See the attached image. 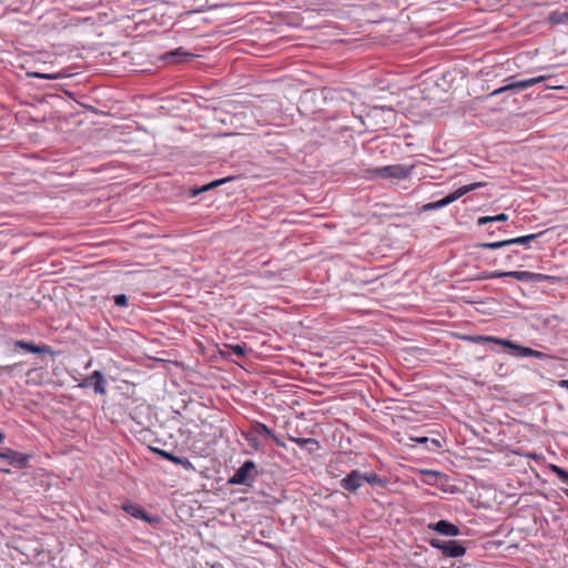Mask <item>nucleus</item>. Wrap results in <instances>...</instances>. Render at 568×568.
Returning a JSON list of instances; mask_svg holds the SVG:
<instances>
[{"instance_id":"f257e3e1","label":"nucleus","mask_w":568,"mask_h":568,"mask_svg":"<svg viewBox=\"0 0 568 568\" xmlns=\"http://www.w3.org/2000/svg\"><path fill=\"white\" fill-rule=\"evenodd\" d=\"M485 185H486L485 182H476V183H470V184L460 186L456 191H454V192L447 194L446 196H444L442 200L424 204L422 206V211L423 212H429V211H435V210L443 209V207L447 206L448 204L455 202L456 200H458L463 195L467 194L468 192L475 191V190H477L479 187H483Z\"/></svg>"},{"instance_id":"f03ea898","label":"nucleus","mask_w":568,"mask_h":568,"mask_svg":"<svg viewBox=\"0 0 568 568\" xmlns=\"http://www.w3.org/2000/svg\"><path fill=\"white\" fill-rule=\"evenodd\" d=\"M548 231H541V232H538V233H532V234H528V235H524V236H519V237H514V239H508V240H501V241H496V242H483V243H478L476 246L477 247H480V248H486V250H503V248H507V247H511L513 245H525L527 248H529V244L544 236Z\"/></svg>"},{"instance_id":"7ed1b4c3","label":"nucleus","mask_w":568,"mask_h":568,"mask_svg":"<svg viewBox=\"0 0 568 568\" xmlns=\"http://www.w3.org/2000/svg\"><path fill=\"white\" fill-rule=\"evenodd\" d=\"M413 169L414 165L406 166L403 164H392L368 169L367 172L374 178L405 180L410 176Z\"/></svg>"},{"instance_id":"20e7f679","label":"nucleus","mask_w":568,"mask_h":568,"mask_svg":"<svg viewBox=\"0 0 568 568\" xmlns=\"http://www.w3.org/2000/svg\"><path fill=\"white\" fill-rule=\"evenodd\" d=\"M258 476L256 464L253 460H245L227 479L229 485H243L252 487Z\"/></svg>"},{"instance_id":"39448f33","label":"nucleus","mask_w":568,"mask_h":568,"mask_svg":"<svg viewBox=\"0 0 568 568\" xmlns=\"http://www.w3.org/2000/svg\"><path fill=\"white\" fill-rule=\"evenodd\" d=\"M429 545L442 551L445 557L458 558L466 554V547L458 540H442L432 538Z\"/></svg>"},{"instance_id":"423d86ee","label":"nucleus","mask_w":568,"mask_h":568,"mask_svg":"<svg viewBox=\"0 0 568 568\" xmlns=\"http://www.w3.org/2000/svg\"><path fill=\"white\" fill-rule=\"evenodd\" d=\"M108 382L101 371H94L91 375L84 377L79 384L80 388L93 387L95 394H106Z\"/></svg>"},{"instance_id":"0eeeda50","label":"nucleus","mask_w":568,"mask_h":568,"mask_svg":"<svg viewBox=\"0 0 568 568\" xmlns=\"http://www.w3.org/2000/svg\"><path fill=\"white\" fill-rule=\"evenodd\" d=\"M497 253L493 257H487L490 265L513 266L517 263L519 251L510 247L496 250Z\"/></svg>"},{"instance_id":"6e6552de","label":"nucleus","mask_w":568,"mask_h":568,"mask_svg":"<svg viewBox=\"0 0 568 568\" xmlns=\"http://www.w3.org/2000/svg\"><path fill=\"white\" fill-rule=\"evenodd\" d=\"M0 458L9 465L22 469L28 467L31 456L11 448H3L0 450Z\"/></svg>"},{"instance_id":"1a4fd4ad","label":"nucleus","mask_w":568,"mask_h":568,"mask_svg":"<svg viewBox=\"0 0 568 568\" xmlns=\"http://www.w3.org/2000/svg\"><path fill=\"white\" fill-rule=\"evenodd\" d=\"M121 508L130 516L142 519L149 524H158L160 518L148 514L140 505L126 501Z\"/></svg>"},{"instance_id":"9d476101","label":"nucleus","mask_w":568,"mask_h":568,"mask_svg":"<svg viewBox=\"0 0 568 568\" xmlns=\"http://www.w3.org/2000/svg\"><path fill=\"white\" fill-rule=\"evenodd\" d=\"M363 485V473L359 469L352 470L339 481V486L348 493H356Z\"/></svg>"},{"instance_id":"9b49d317","label":"nucleus","mask_w":568,"mask_h":568,"mask_svg":"<svg viewBox=\"0 0 568 568\" xmlns=\"http://www.w3.org/2000/svg\"><path fill=\"white\" fill-rule=\"evenodd\" d=\"M428 529L449 537H455L460 534L459 527L457 525L445 519L428 524Z\"/></svg>"},{"instance_id":"f8f14e48","label":"nucleus","mask_w":568,"mask_h":568,"mask_svg":"<svg viewBox=\"0 0 568 568\" xmlns=\"http://www.w3.org/2000/svg\"><path fill=\"white\" fill-rule=\"evenodd\" d=\"M504 347L511 348L514 351V354L517 355V356H520V357H536V358H548V357H550L549 355H547V354H545L542 352L532 349L530 347H526V346H521V345L515 344V343H513L511 341H508V339L506 341V343H504Z\"/></svg>"},{"instance_id":"ddd939ff","label":"nucleus","mask_w":568,"mask_h":568,"mask_svg":"<svg viewBox=\"0 0 568 568\" xmlns=\"http://www.w3.org/2000/svg\"><path fill=\"white\" fill-rule=\"evenodd\" d=\"M14 346L17 348L23 349L26 352L32 353V354H49L54 355V351L49 345H37L33 342L23 341V339H17L14 341Z\"/></svg>"},{"instance_id":"4468645a","label":"nucleus","mask_w":568,"mask_h":568,"mask_svg":"<svg viewBox=\"0 0 568 568\" xmlns=\"http://www.w3.org/2000/svg\"><path fill=\"white\" fill-rule=\"evenodd\" d=\"M193 57H194V54L186 52L182 47H180L175 50H171V51L166 52L163 58L165 60L179 63V62L189 61Z\"/></svg>"},{"instance_id":"2eb2a0df","label":"nucleus","mask_w":568,"mask_h":568,"mask_svg":"<svg viewBox=\"0 0 568 568\" xmlns=\"http://www.w3.org/2000/svg\"><path fill=\"white\" fill-rule=\"evenodd\" d=\"M288 440L297 444L300 447H307L310 453L320 448V442L315 438H302L288 436Z\"/></svg>"},{"instance_id":"dca6fc26","label":"nucleus","mask_w":568,"mask_h":568,"mask_svg":"<svg viewBox=\"0 0 568 568\" xmlns=\"http://www.w3.org/2000/svg\"><path fill=\"white\" fill-rule=\"evenodd\" d=\"M241 435L247 442L253 452L262 450V445L258 440V437L253 433L251 427L247 430H243Z\"/></svg>"},{"instance_id":"f3484780","label":"nucleus","mask_w":568,"mask_h":568,"mask_svg":"<svg viewBox=\"0 0 568 568\" xmlns=\"http://www.w3.org/2000/svg\"><path fill=\"white\" fill-rule=\"evenodd\" d=\"M232 180H234V178H233V176H227V178H223V179L214 180V181H212V182H210V183H206V184L202 185V186H201V187H199V189H193V190H192V194H193V195H197V194H200V193H202V192H206V191H209V190H212V189H214V187H217V186H220V185H223V184H225L226 182L232 181Z\"/></svg>"},{"instance_id":"a211bd4d","label":"nucleus","mask_w":568,"mask_h":568,"mask_svg":"<svg viewBox=\"0 0 568 568\" xmlns=\"http://www.w3.org/2000/svg\"><path fill=\"white\" fill-rule=\"evenodd\" d=\"M250 426L257 437L270 438L273 436V430L258 420H253Z\"/></svg>"},{"instance_id":"6ab92c4d","label":"nucleus","mask_w":568,"mask_h":568,"mask_svg":"<svg viewBox=\"0 0 568 568\" xmlns=\"http://www.w3.org/2000/svg\"><path fill=\"white\" fill-rule=\"evenodd\" d=\"M528 87H527V81L526 80H520V81H515V82H511L507 85H504L499 89H496L491 95H498L503 92H506V91H509V90H516V91H519V90H526Z\"/></svg>"},{"instance_id":"aec40b11","label":"nucleus","mask_w":568,"mask_h":568,"mask_svg":"<svg viewBox=\"0 0 568 568\" xmlns=\"http://www.w3.org/2000/svg\"><path fill=\"white\" fill-rule=\"evenodd\" d=\"M531 273L529 271H504V277H511L520 282L531 283Z\"/></svg>"},{"instance_id":"412c9836","label":"nucleus","mask_w":568,"mask_h":568,"mask_svg":"<svg viewBox=\"0 0 568 568\" xmlns=\"http://www.w3.org/2000/svg\"><path fill=\"white\" fill-rule=\"evenodd\" d=\"M548 22L551 24H564L568 22V10L566 11H551L548 16Z\"/></svg>"},{"instance_id":"4be33fe9","label":"nucleus","mask_w":568,"mask_h":568,"mask_svg":"<svg viewBox=\"0 0 568 568\" xmlns=\"http://www.w3.org/2000/svg\"><path fill=\"white\" fill-rule=\"evenodd\" d=\"M466 338L471 341V342L494 343L496 345H501V346H504V343H506V341H507V339H503V338H499V337H496V336H484V335L468 336Z\"/></svg>"},{"instance_id":"5701e85b","label":"nucleus","mask_w":568,"mask_h":568,"mask_svg":"<svg viewBox=\"0 0 568 568\" xmlns=\"http://www.w3.org/2000/svg\"><path fill=\"white\" fill-rule=\"evenodd\" d=\"M363 483L369 484L371 486H384L385 480L376 473H363Z\"/></svg>"},{"instance_id":"b1692460","label":"nucleus","mask_w":568,"mask_h":568,"mask_svg":"<svg viewBox=\"0 0 568 568\" xmlns=\"http://www.w3.org/2000/svg\"><path fill=\"white\" fill-rule=\"evenodd\" d=\"M507 220H508V215L505 213H500V214H497L494 216H480L477 220V224L485 225V224L491 223V222H506Z\"/></svg>"},{"instance_id":"393cba45","label":"nucleus","mask_w":568,"mask_h":568,"mask_svg":"<svg viewBox=\"0 0 568 568\" xmlns=\"http://www.w3.org/2000/svg\"><path fill=\"white\" fill-rule=\"evenodd\" d=\"M504 277V271H484L478 276L477 280H493Z\"/></svg>"},{"instance_id":"a878e982","label":"nucleus","mask_w":568,"mask_h":568,"mask_svg":"<svg viewBox=\"0 0 568 568\" xmlns=\"http://www.w3.org/2000/svg\"><path fill=\"white\" fill-rule=\"evenodd\" d=\"M550 470L555 474L562 483L568 484V471L560 466L550 465Z\"/></svg>"},{"instance_id":"bb28decb","label":"nucleus","mask_w":568,"mask_h":568,"mask_svg":"<svg viewBox=\"0 0 568 568\" xmlns=\"http://www.w3.org/2000/svg\"><path fill=\"white\" fill-rule=\"evenodd\" d=\"M233 355L243 357L246 354V344L227 345Z\"/></svg>"},{"instance_id":"cd10ccee","label":"nucleus","mask_w":568,"mask_h":568,"mask_svg":"<svg viewBox=\"0 0 568 568\" xmlns=\"http://www.w3.org/2000/svg\"><path fill=\"white\" fill-rule=\"evenodd\" d=\"M410 439H412L413 442L418 443V444H427V443H430V444L434 446V448H435V449H436V448H440V447H442V445H440V443H439V440H438V439H429V438H428V437H426V436H422V437H410Z\"/></svg>"},{"instance_id":"c85d7f7f","label":"nucleus","mask_w":568,"mask_h":568,"mask_svg":"<svg viewBox=\"0 0 568 568\" xmlns=\"http://www.w3.org/2000/svg\"><path fill=\"white\" fill-rule=\"evenodd\" d=\"M173 464L182 466L185 470H194L193 464L186 457L176 456Z\"/></svg>"},{"instance_id":"c756f323","label":"nucleus","mask_w":568,"mask_h":568,"mask_svg":"<svg viewBox=\"0 0 568 568\" xmlns=\"http://www.w3.org/2000/svg\"><path fill=\"white\" fill-rule=\"evenodd\" d=\"M27 75L31 77V78L45 79V80H54V79L60 78L59 73L49 74V73H41V72H28Z\"/></svg>"},{"instance_id":"7c9ffc66","label":"nucleus","mask_w":568,"mask_h":568,"mask_svg":"<svg viewBox=\"0 0 568 568\" xmlns=\"http://www.w3.org/2000/svg\"><path fill=\"white\" fill-rule=\"evenodd\" d=\"M555 277L546 274L540 273H531V283H540V282H549L554 281Z\"/></svg>"},{"instance_id":"2f4dec72","label":"nucleus","mask_w":568,"mask_h":568,"mask_svg":"<svg viewBox=\"0 0 568 568\" xmlns=\"http://www.w3.org/2000/svg\"><path fill=\"white\" fill-rule=\"evenodd\" d=\"M152 452L155 453L156 455L161 456L163 459H166L171 463H173L176 457L174 454L166 452L164 449H161V448H152Z\"/></svg>"},{"instance_id":"473e14b6","label":"nucleus","mask_w":568,"mask_h":568,"mask_svg":"<svg viewBox=\"0 0 568 568\" xmlns=\"http://www.w3.org/2000/svg\"><path fill=\"white\" fill-rule=\"evenodd\" d=\"M113 300L114 304L119 307H126L129 305V298L125 294H118Z\"/></svg>"},{"instance_id":"72a5a7b5","label":"nucleus","mask_w":568,"mask_h":568,"mask_svg":"<svg viewBox=\"0 0 568 568\" xmlns=\"http://www.w3.org/2000/svg\"><path fill=\"white\" fill-rule=\"evenodd\" d=\"M545 80H552L551 75H539L530 79H526L527 87H532L537 83L544 82Z\"/></svg>"},{"instance_id":"f704fd0d","label":"nucleus","mask_w":568,"mask_h":568,"mask_svg":"<svg viewBox=\"0 0 568 568\" xmlns=\"http://www.w3.org/2000/svg\"><path fill=\"white\" fill-rule=\"evenodd\" d=\"M551 78H552V80H545L544 81V82H547L546 83V88L547 89H561L562 85L558 84V81H557L556 77L551 75Z\"/></svg>"},{"instance_id":"c9c22d12","label":"nucleus","mask_w":568,"mask_h":568,"mask_svg":"<svg viewBox=\"0 0 568 568\" xmlns=\"http://www.w3.org/2000/svg\"><path fill=\"white\" fill-rule=\"evenodd\" d=\"M270 439H272L274 442V444L278 447H282V448H285V443L275 435V433L273 432V436L270 437Z\"/></svg>"},{"instance_id":"e433bc0d","label":"nucleus","mask_w":568,"mask_h":568,"mask_svg":"<svg viewBox=\"0 0 568 568\" xmlns=\"http://www.w3.org/2000/svg\"><path fill=\"white\" fill-rule=\"evenodd\" d=\"M0 568H14V566L4 560H0Z\"/></svg>"},{"instance_id":"4c0bfd02","label":"nucleus","mask_w":568,"mask_h":568,"mask_svg":"<svg viewBox=\"0 0 568 568\" xmlns=\"http://www.w3.org/2000/svg\"><path fill=\"white\" fill-rule=\"evenodd\" d=\"M558 385H559L561 388H566V389H568V379H561V381H559Z\"/></svg>"},{"instance_id":"58836bf2","label":"nucleus","mask_w":568,"mask_h":568,"mask_svg":"<svg viewBox=\"0 0 568 568\" xmlns=\"http://www.w3.org/2000/svg\"><path fill=\"white\" fill-rule=\"evenodd\" d=\"M6 439L4 433L0 432V444H2Z\"/></svg>"}]
</instances>
